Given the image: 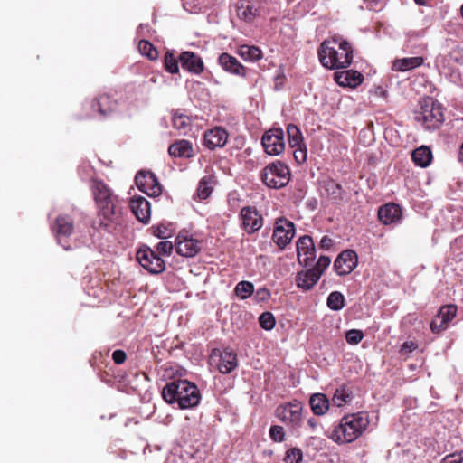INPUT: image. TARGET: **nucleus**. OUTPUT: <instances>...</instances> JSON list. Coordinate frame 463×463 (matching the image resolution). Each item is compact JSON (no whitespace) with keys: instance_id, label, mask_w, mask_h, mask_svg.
Instances as JSON below:
<instances>
[{"instance_id":"56","label":"nucleus","mask_w":463,"mask_h":463,"mask_svg":"<svg viewBox=\"0 0 463 463\" xmlns=\"http://www.w3.org/2000/svg\"><path fill=\"white\" fill-rule=\"evenodd\" d=\"M371 95L382 97L383 99L386 98V90L384 89L379 88V89H373L370 91Z\"/></svg>"},{"instance_id":"10","label":"nucleus","mask_w":463,"mask_h":463,"mask_svg":"<svg viewBox=\"0 0 463 463\" xmlns=\"http://www.w3.org/2000/svg\"><path fill=\"white\" fill-rule=\"evenodd\" d=\"M241 227L248 233L251 234L259 231L263 225L262 216L253 206H245L241 210Z\"/></svg>"},{"instance_id":"16","label":"nucleus","mask_w":463,"mask_h":463,"mask_svg":"<svg viewBox=\"0 0 463 463\" xmlns=\"http://www.w3.org/2000/svg\"><path fill=\"white\" fill-rule=\"evenodd\" d=\"M201 250V241L191 237L179 234L175 239V250L184 257H194Z\"/></svg>"},{"instance_id":"21","label":"nucleus","mask_w":463,"mask_h":463,"mask_svg":"<svg viewBox=\"0 0 463 463\" xmlns=\"http://www.w3.org/2000/svg\"><path fill=\"white\" fill-rule=\"evenodd\" d=\"M218 62L224 71L239 76L245 75L244 66L235 57L227 52H223L219 56Z\"/></svg>"},{"instance_id":"9","label":"nucleus","mask_w":463,"mask_h":463,"mask_svg":"<svg viewBox=\"0 0 463 463\" xmlns=\"http://www.w3.org/2000/svg\"><path fill=\"white\" fill-rule=\"evenodd\" d=\"M137 188L148 196L156 197L161 194L162 187L156 176L149 171H140L135 177Z\"/></svg>"},{"instance_id":"39","label":"nucleus","mask_w":463,"mask_h":463,"mask_svg":"<svg viewBox=\"0 0 463 463\" xmlns=\"http://www.w3.org/2000/svg\"><path fill=\"white\" fill-rule=\"evenodd\" d=\"M260 326L265 330H271L276 325V319L272 313L264 312L259 317Z\"/></svg>"},{"instance_id":"32","label":"nucleus","mask_w":463,"mask_h":463,"mask_svg":"<svg viewBox=\"0 0 463 463\" xmlns=\"http://www.w3.org/2000/svg\"><path fill=\"white\" fill-rule=\"evenodd\" d=\"M172 124L180 134L186 135L191 129L192 119L187 115L175 111L172 116Z\"/></svg>"},{"instance_id":"3","label":"nucleus","mask_w":463,"mask_h":463,"mask_svg":"<svg viewBox=\"0 0 463 463\" xmlns=\"http://www.w3.org/2000/svg\"><path fill=\"white\" fill-rule=\"evenodd\" d=\"M94 198L99 207V215L104 219V227L118 221L121 208L118 200L110 189L102 182H97L93 188Z\"/></svg>"},{"instance_id":"57","label":"nucleus","mask_w":463,"mask_h":463,"mask_svg":"<svg viewBox=\"0 0 463 463\" xmlns=\"http://www.w3.org/2000/svg\"><path fill=\"white\" fill-rule=\"evenodd\" d=\"M307 424L312 430H315L316 427L317 426V420L315 418H310L307 420Z\"/></svg>"},{"instance_id":"29","label":"nucleus","mask_w":463,"mask_h":463,"mask_svg":"<svg viewBox=\"0 0 463 463\" xmlns=\"http://www.w3.org/2000/svg\"><path fill=\"white\" fill-rule=\"evenodd\" d=\"M309 404L316 415H324L329 409V401L323 393H315L310 397Z\"/></svg>"},{"instance_id":"6","label":"nucleus","mask_w":463,"mask_h":463,"mask_svg":"<svg viewBox=\"0 0 463 463\" xmlns=\"http://www.w3.org/2000/svg\"><path fill=\"white\" fill-rule=\"evenodd\" d=\"M264 151L269 156H279L285 150V135L280 128H272L264 132L261 138Z\"/></svg>"},{"instance_id":"45","label":"nucleus","mask_w":463,"mask_h":463,"mask_svg":"<svg viewBox=\"0 0 463 463\" xmlns=\"http://www.w3.org/2000/svg\"><path fill=\"white\" fill-rule=\"evenodd\" d=\"M349 75H348V81H350V85L347 87H357L363 83L364 80V75L357 71L353 70H347Z\"/></svg>"},{"instance_id":"28","label":"nucleus","mask_w":463,"mask_h":463,"mask_svg":"<svg viewBox=\"0 0 463 463\" xmlns=\"http://www.w3.org/2000/svg\"><path fill=\"white\" fill-rule=\"evenodd\" d=\"M74 229L73 221L69 215H59L55 220L53 231L58 237L70 236Z\"/></svg>"},{"instance_id":"47","label":"nucleus","mask_w":463,"mask_h":463,"mask_svg":"<svg viewBox=\"0 0 463 463\" xmlns=\"http://www.w3.org/2000/svg\"><path fill=\"white\" fill-rule=\"evenodd\" d=\"M173 250V243L169 241H160L156 245V251L160 255L170 256Z\"/></svg>"},{"instance_id":"1","label":"nucleus","mask_w":463,"mask_h":463,"mask_svg":"<svg viewBox=\"0 0 463 463\" xmlns=\"http://www.w3.org/2000/svg\"><path fill=\"white\" fill-rule=\"evenodd\" d=\"M317 54L322 65L331 70L347 68L353 61V48L350 43L336 37L325 40L320 44Z\"/></svg>"},{"instance_id":"43","label":"nucleus","mask_w":463,"mask_h":463,"mask_svg":"<svg viewBox=\"0 0 463 463\" xmlns=\"http://www.w3.org/2000/svg\"><path fill=\"white\" fill-rule=\"evenodd\" d=\"M292 148L294 149L293 156H294L295 161L298 164L305 163L306 160H307V146L304 145V146H295V147H292Z\"/></svg>"},{"instance_id":"12","label":"nucleus","mask_w":463,"mask_h":463,"mask_svg":"<svg viewBox=\"0 0 463 463\" xmlns=\"http://www.w3.org/2000/svg\"><path fill=\"white\" fill-rule=\"evenodd\" d=\"M358 257L355 251L346 250L342 251L334 263V268L339 276L350 274L357 266Z\"/></svg>"},{"instance_id":"18","label":"nucleus","mask_w":463,"mask_h":463,"mask_svg":"<svg viewBox=\"0 0 463 463\" xmlns=\"http://www.w3.org/2000/svg\"><path fill=\"white\" fill-rule=\"evenodd\" d=\"M130 209L139 222L143 223L148 222L151 214V207L150 203L145 197H133L130 201Z\"/></svg>"},{"instance_id":"14","label":"nucleus","mask_w":463,"mask_h":463,"mask_svg":"<svg viewBox=\"0 0 463 463\" xmlns=\"http://www.w3.org/2000/svg\"><path fill=\"white\" fill-rule=\"evenodd\" d=\"M184 387L182 394L179 396V408L190 409L197 406L201 399V394L197 386L194 383L184 380Z\"/></svg>"},{"instance_id":"15","label":"nucleus","mask_w":463,"mask_h":463,"mask_svg":"<svg viewBox=\"0 0 463 463\" xmlns=\"http://www.w3.org/2000/svg\"><path fill=\"white\" fill-rule=\"evenodd\" d=\"M457 307L455 305H447L440 307L438 315L430 323V329L433 333H439L447 328L449 323L456 317Z\"/></svg>"},{"instance_id":"24","label":"nucleus","mask_w":463,"mask_h":463,"mask_svg":"<svg viewBox=\"0 0 463 463\" xmlns=\"http://www.w3.org/2000/svg\"><path fill=\"white\" fill-rule=\"evenodd\" d=\"M238 366L237 355L231 349H224L220 354L218 370L221 373L226 374L232 372Z\"/></svg>"},{"instance_id":"53","label":"nucleus","mask_w":463,"mask_h":463,"mask_svg":"<svg viewBox=\"0 0 463 463\" xmlns=\"http://www.w3.org/2000/svg\"><path fill=\"white\" fill-rule=\"evenodd\" d=\"M418 347L417 344L412 341H406L401 346V353L409 354L416 350Z\"/></svg>"},{"instance_id":"52","label":"nucleus","mask_w":463,"mask_h":463,"mask_svg":"<svg viewBox=\"0 0 463 463\" xmlns=\"http://www.w3.org/2000/svg\"><path fill=\"white\" fill-rule=\"evenodd\" d=\"M112 359L116 364H122L127 359V354L123 350H115L112 353Z\"/></svg>"},{"instance_id":"36","label":"nucleus","mask_w":463,"mask_h":463,"mask_svg":"<svg viewBox=\"0 0 463 463\" xmlns=\"http://www.w3.org/2000/svg\"><path fill=\"white\" fill-rule=\"evenodd\" d=\"M234 291L241 299H246L254 292V285L250 281H241L236 285Z\"/></svg>"},{"instance_id":"25","label":"nucleus","mask_w":463,"mask_h":463,"mask_svg":"<svg viewBox=\"0 0 463 463\" xmlns=\"http://www.w3.org/2000/svg\"><path fill=\"white\" fill-rule=\"evenodd\" d=\"M168 153L173 157L190 158L194 156L191 142L185 139L177 140L168 147Z\"/></svg>"},{"instance_id":"59","label":"nucleus","mask_w":463,"mask_h":463,"mask_svg":"<svg viewBox=\"0 0 463 463\" xmlns=\"http://www.w3.org/2000/svg\"><path fill=\"white\" fill-rule=\"evenodd\" d=\"M414 1L419 5H425V0H414Z\"/></svg>"},{"instance_id":"4","label":"nucleus","mask_w":463,"mask_h":463,"mask_svg":"<svg viewBox=\"0 0 463 463\" xmlns=\"http://www.w3.org/2000/svg\"><path fill=\"white\" fill-rule=\"evenodd\" d=\"M416 119L426 128H438L444 120L440 104L432 98H424L420 102V112Z\"/></svg>"},{"instance_id":"31","label":"nucleus","mask_w":463,"mask_h":463,"mask_svg":"<svg viewBox=\"0 0 463 463\" xmlns=\"http://www.w3.org/2000/svg\"><path fill=\"white\" fill-rule=\"evenodd\" d=\"M411 158L416 165L427 167L431 162L432 153L428 146H421L413 150Z\"/></svg>"},{"instance_id":"41","label":"nucleus","mask_w":463,"mask_h":463,"mask_svg":"<svg viewBox=\"0 0 463 463\" xmlns=\"http://www.w3.org/2000/svg\"><path fill=\"white\" fill-rule=\"evenodd\" d=\"M302 451L299 449H289L284 458L285 463H300L302 461Z\"/></svg>"},{"instance_id":"33","label":"nucleus","mask_w":463,"mask_h":463,"mask_svg":"<svg viewBox=\"0 0 463 463\" xmlns=\"http://www.w3.org/2000/svg\"><path fill=\"white\" fill-rule=\"evenodd\" d=\"M288 140L290 147L300 146L306 145L300 129L294 124L287 127Z\"/></svg>"},{"instance_id":"2","label":"nucleus","mask_w":463,"mask_h":463,"mask_svg":"<svg viewBox=\"0 0 463 463\" xmlns=\"http://www.w3.org/2000/svg\"><path fill=\"white\" fill-rule=\"evenodd\" d=\"M369 425L368 415L357 412L344 416L335 427L329 438L337 444H346L356 440Z\"/></svg>"},{"instance_id":"26","label":"nucleus","mask_w":463,"mask_h":463,"mask_svg":"<svg viewBox=\"0 0 463 463\" xmlns=\"http://www.w3.org/2000/svg\"><path fill=\"white\" fill-rule=\"evenodd\" d=\"M423 62L424 58L421 56L395 59L392 61V69L395 71L405 72L421 66Z\"/></svg>"},{"instance_id":"19","label":"nucleus","mask_w":463,"mask_h":463,"mask_svg":"<svg viewBox=\"0 0 463 463\" xmlns=\"http://www.w3.org/2000/svg\"><path fill=\"white\" fill-rule=\"evenodd\" d=\"M181 67L194 74H199L203 71V62L198 55L192 52H184L179 56Z\"/></svg>"},{"instance_id":"51","label":"nucleus","mask_w":463,"mask_h":463,"mask_svg":"<svg viewBox=\"0 0 463 463\" xmlns=\"http://www.w3.org/2000/svg\"><path fill=\"white\" fill-rule=\"evenodd\" d=\"M153 235L159 239H165L169 236L168 230L163 225L152 227Z\"/></svg>"},{"instance_id":"23","label":"nucleus","mask_w":463,"mask_h":463,"mask_svg":"<svg viewBox=\"0 0 463 463\" xmlns=\"http://www.w3.org/2000/svg\"><path fill=\"white\" fill-rule=\"evenodd\" d=\"M237 15L246 22L253 21L259 15V5L254 0H241L238 4Z\"/></svg>"},{"instance_id":"30","label":"nucleus","mask_w":463,"mask_h":463,"mask_svg":"<svg viewBox=\"0 0 463 463\" xmlns=\"http://www.w3.org/2000/svg\"><path fill=\"white\" fill-rule=\"evenodd\" d=\"M237 54L244 61L250 62L262 59V51L254 45H241L237 50Z\"/></svg>"},{"instance_id":"13","label":"nucleus","mask_w":463,"mask_h":463,"mask_svg":"<svg viewBox=\"0 0 463 463\" xmlns=\"http://www.w3.org/2000/svg\"><path fill=\"white\" fill-rule=\"evenodd\" d=\"M298 259L305 266L310 265L316 259V249L313 239L305 235L297 241Z\"/></svg>"},{"instance_id":"40","label":"nucleus","mask_w":463,"mask_h":463,"mask_svg":"<svg viewBox=\"0 0 463 463\" xmlns=\"http://www.w3.org/2000/svg\"><path fill=\"white\" fill-rule=\"evenodd\" d=\"M179 59L177 60L174 54L167 52L165 55V67L170 73H176L179 71L178 67Z\"/></svg>"},{"instance_id":"37","label":"nucleus","mask_w":463,"mask_h":463,"mask_svg":"<svg viewBox=\"0 0 463 463\" xmlns=\"http://www.w3.org/2000/svg\"><path fill=\"white\" fill-rule=\"evenodd\" d=\"M138 50L143 56H146L150 60H156L158 57L157 50L146 40H141L139 42Z\"/></svg>"},{"instance_id":"44","label":"nucleus","mask_w":463,"mask_h":463,"mask_svg":"<svg viewBox=\"0 0 463 463\" xmlns=\"http://www.w3.org/2000/svg\"><path fill=\"white\" fill-rule=\"evenodd\" d=\"M212 193V188L208 185L206 177H203L198 185L197 195L200 199H206Z\"/></svg>"},{"instance_id":"5","label":"nucleus","mask_w":463,"mask_h":463,"mask_svg":"<svg viewBox=\"0 0 463 463\" xmlns=\"http://www.w3.org/2000/svg\"><path fill=\"white\" fill-rule=\"evenodd\" d=\"M261 180L269 188H282L290 180L289 168L284 163L275 161L263 168Z\"/></svg>"},{"instance_id":"34","label":"nucleus","mask_w":463,"mask_h":463,"mask_svg":"<svg viewBox=\"0 0 463 463\" xmlns=\"http://www.w3.org/2000/svg\"><path fill=\"white\" fill-rule=\"evenodd\" d=\"M327 307L334 311H339L345 307V297L339 291L331 292L327 298Z\"/></svg>"},{"instance_id":"49","label":"nucleus","mask_w":463,"mask_h":463,"mask_svg":"<svg viewBox=\"0 0 463 463\" xmlns=\"http://www.w3.org/2000/svg\"><path fill=\"white\" fill-rule=\"evenodd\" d=\"M331 262V260L329 257L326 256H320L317 261L316 267L312 268L311 269L316 270L317 272L320 273V276L324 272V270L329 266Z\"/></svg>"},{"instance_id":"27","label":"nucleus","mask_w":463,"mask_h":463,"mask_svg":"<svg viewBox=\"0 0 463 463\" xmlns=\"http://www.w3.org/2000/svg\"><path fill=\"white\" fill-rule=\"evenodd\" d=\"M320 279V273L314 269L300 271L297 276V286L303 290H309Z\"/></svg>"},{"instance_id":"54","label":"nucleus","mask_w":463,"mask_h":463,"mask_svg":"<svg viewBox=\"0 0 463 463\" xmlns=\"http://www.w3.org/2000/svg\"><path fill=\"white\" fill-rule=\"evenodd\" d=\"M334 244V241L328 237L327 235H325L322 237L320 241V248L324 250H329Z\"/></svg>"},{"instance_id":"35","label":"nucleus","mask_w":463,"mask_h":463,"mask_svg":"<svg viewBox=\"0 0 463 463\" xmlns=\"http://www.w3.org/2000/svg\"><path fill=\"white\" fill-rule=\"evenodd\" d=\"M351 401L350 392L344 386L335 390L332 398L333 405L342 407Z\"/></svg>"},{"instance_id":"58","label":"nucleus","mask_w":463,"mask_h":463,"mask_svg":"<svg viewBox=\"0 0 463 463\" xmlns=\"http://www.w3.org/2000/svg\"><path fill=\"white\" fill-rule=\"evenodd\" d=\"M458 160H459V162H461L463 164V143L461 144V146L459 147Z\"/></svg>"},{"instance_id":"46","label":"nucleus","mask_w":463,"mask_h":463,"mask_svg":"<svg viewBox=\"0 0 463 463\" xmlns=\"http://www.w3.org/2000/svg\"><path fill=\"white\" fill-rule=\"evenodd\" d=\"M270 439L275 442H282L285 438L284 429L281 426L275 425L269 430Z\"/></svg>"},{"instance_id":"8","label":"nucleus","mask_w":463,"mask_h":463,"mask_svg":"<svg viewBox=\"0 0 463 463\" xmlns=\"http://www.w3.org/2000/svg\"><path fill=\"white\" fill-rule=\"evenodd\" d=\"M295 235V225L285 218L276 221L272 240L280 249H284Z\"/></svg>"},{"instance_id":"48","label":"nucleus","mask_w":463,"mask_h":463,"mask_svg":"<svg viewBox=\"0 0 463 463\" xmlns=\"http://www.w3.org/2000/svg\"><path fill=\"white\" fill-rule=\"evenodd\" d=\"M348 75L349 73L347 71H336L334 73V80L339 87L348 86L350 85V81H348Z\"/></svg>"},{"instance_id":"38","label":"nucleus","mask_w":463,"mask_h":463,"mask_svg":"<svg viewBox=\"0 0 463 463\" xmlns=\"http://www.w3.org/2000/svg\"><path fill=\"white\" fill-rule=\"evenodd\" d=\"M109 99L107 96H100L99 99L94 100L92 108L94 109H98L102 116H106L113 109V106L109 103Z\"/></svg>"},{"instance_id":"20","label":"nucleus","mask_w":463,"mask_h":463,"mask_svg":"<svg viewBox=\"0 0 463 463\" xmlns=\"http://www.w3.org/2000/svg\"><path fill=\"white\" fill-rule=\"evenodd\" d=\"M378 217L379 220L386 225L395 223L402 218V209L396 203H387L379 208Z\"/></svg>"},{"instance_id":"55","label":"nucleus","mask_w":463,"mask_h":463,"mask_svg":"<svg viewBox=\"0 0 463 463\" xmlns=\"http://www.w3.org/2000/svg\"><path fill=\"white\" fill-rule=\"evenodd\" d=\"M257 297L260 300H266L270 297V293L267 288H260L257 290Z\"/></svg>"},{"instance_id":"11","label":"nucleus","mask_w":463,"mask_h":463,"mask_svg":"<svg viewBox=\"0 0 463 463\" xmlns=\"http://www.w3.org/2000/svg\"><path fill=\"white\" fill-rule=\"evenodd\" d=\"M302 405L298 402H289L284 406H279L276 416L285 423L298 427L301 421Z\"/></svg>"},{"instance_id":"22","label":"nucleus","mask_w":463,"mask_h":463,"mask_svg":"<svg viewBox=\"0 0 463 463\" xmlns=\"http://www.w3.org/2000/svg\"><path fill=\"white\" fill-rule=\"evenodd\" d=\"M184 380H175L165 385L162 390V397L167 403L177 402L179 405V396L184 390Z\"/></svg>"},{"instance_id":"17","label":"nucleus","mask_w":463,"mask_h":463,"mask_svg":"<svg viewBox=\"0 0 463 463\" xmlns=\"http://www.w3.org/2000/svg\"><path fill=\"white\" fill-rule=\"evenodd\" d=\"M228 133L222 127H215L204 133V145L210 150L223 147L228 140Z\"/></svg>"},{"instance_id":"50","label":"nucleus","mask_w":463,"mask_h":463,"mask_svg":"<svg viewBox=\"0 0 463 463\" xmlns=\"http://www.w3.org/2000/svg\"><path fill=\"white\" fill-rule=\"evenodd\" d=\"M441 463H463V451L447 455Z\"/></svg>"},{"instance_id":"7","label":"nucleus","mask_w":463,"mask_h":463,"mask_svg":"<svg viewBox=\"0 0 463 463\" xmlns=\"http://www.w3.org/2000/svg\"><path fill=\"white\" fill-rule=\"evenodd\" d=\"M137 260L152 274H159L165 269L164 260L147 246H144L137 250Z\"/></svg>"},{"instance_id":"42","label":"nucleus","mask_w":463,"mask_h":463,"mask_svg":"<svg viewBox=\"0 0 463 463\" xmlns=\"http://www.w3.org/2000/svg\"><path fill=\"white\" fill-rule=\"evenodd\" d=\"M364 338V333L362 330L351 329L345 334L346 342L350 345H357Z\"/></svg>"}]
</instances>
